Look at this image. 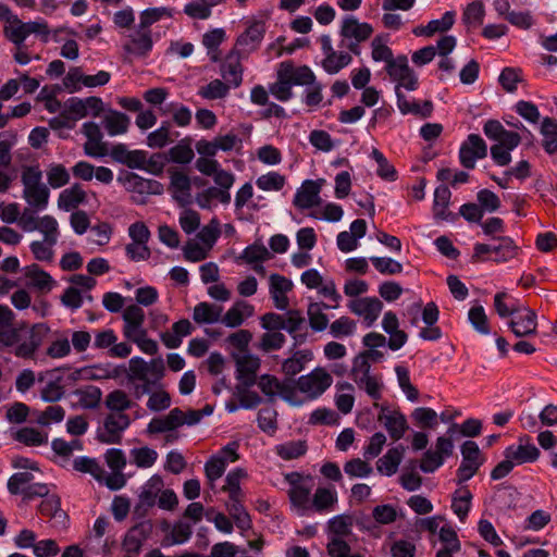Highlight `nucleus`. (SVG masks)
<instances>
[{"mask_svg": "<svg viewBox=\"0 0 557 557\" xmlns=\"http://www.w3.org/2000/svg\"><path fill=\"white\" fill-rule=\"evenodd\" d=\"M4 33L15 45L22 44L28 36L26 23H23L17 17H8Z\"/></svg>", "mask_w": 557, "mask_h": 557, "instance_id": "64", "label": "nucleus"}, {"mask_svg": "<svg viewBox=\"0 0 557 557\" xmlns=\"http://www.w3.org/2000/svg\"><path fill=\"white\" fill-rule=\"evenodd\" d=\"M337 503V494L335 490L327 487H318L311 499V510L318 512L333 510Z\"/></svg>", "mask_w": 557, "mask_h": 557, "instance_id": "44", "label": "nucleus"}, {"mask_svg": "<svg viewBox=\"0 0 557 557\" xmlns=\"http://www.w3.org/2000/svg\"><path fill=\"white\" fill-rule=\"evenodd\" d=\"M269 91L280 101L286 102L293 97V85L277 69L276 81L270 85Z\"/></svg>", "mask_w": 557, "mask_h": 557, "instance_id": "61", "label": "nucleus"}, {"mask_svg": "<svg viewBox=\"0 0 557 557\" xmlns=\"http://www.w3.org/2000/svg\"><path fill=\"white\" fill-rule=\"evenodd\" d=\"M122 317L124 320L123 333L126 338L133 337L145 330V312L138 305L127 306Z\"/></svg>", "mask_w": 557, "mask_h": 557, "instance_id": "32", "label": "nucleus"}, {"mask_svg": "<svg viewBox=\"0 0 557 557\" xmlns=\"http://www.w3.org/2000/svg\"><path fill=\"white\" fill-rule=\"evenodd\" d=\"M126 190L140 196L161 195L164 190L163 185L156 181L144 178L136 173L129 172L124 177L119 178Z\"/></svg>", "mask_w": 557, "mask_h": 557, "instance_id": "20", "label": "nucleus"}, {"mask_svg": "<svg viewBox=\"0 0 557 557\" xmlns=\"http://www.w3.org/2000/svg\"><path fill=\"white\" fill-rule=\"evenodd\" d=\"M63 108L73 126H75V123L84 117H98L103 111V102L100 98L94 96L85 99L71 98L64 103Z\"/></svg>", "mask_w": 557, "mask_h": 557, "instance_id": "8", "label": "nucleus"}, {"mask_svg": "<svg viewBox=\"0 0 557 557\" xmlns=\"http://www.w3.org/2000/svg\"><path fill=\"white\" fill-rule=\"evenodd\" d=\"M373 34V27L366 22H359L355 16H346L341 25L339 35L343 40L348 42L346 48L354 52L359 53V44L366 41Z\"/></svg>", "mask_w": 557, "mask_h": 557, "instance_id": "7", "label": "nucleus"}, {"mask_svg": "<svg viewBox=\"0 0 557 557\" xmlns=\"http://www.w3.org/2000/svg\"><path fill=\"white\" fill-rule=\"evenodd\" d=\"M265 33V25L261 21H253L247 29L237 38L235 51L247 55L258 49Z\"/></svg>", "mask_w": 557, "mask_h": 557, "instance_id": "17", "label": "nucleus"}, {"mask_svg": "<svg viewBox=\"0 0 557 557\" xmlns=\"http://www.w3.org/2000/svg\"><path fill=\"white\" fill-rule=\"evenodd\" d=\"M484 134L497 144L491 147V156L499 166L511 162L510 151L521 143V136L517 132L507 131L499 121L488 120L483 127Z\"/></svg>", "mask_w": 557, "mask_h": 557, "instance_id": "2", "label": "nucleus"}, {"mask_svg": "<svg viewBox=\"0 0 557 557\" xmlns=\"http://www.w3.org/2000/svg\"><path fill=\"white\" fill-rule=\"evenodd\" d=\"M223 308L207 301L199 302L193 310V320L198 324H214L221 322Z\"/></svg>", "mask_w": 557, "mask_h": 557, "instance_id": "36", "label": "nucleus"}, {"mask_svg": "<svg viewBox=\"0 0 557 557\" xmlns=\"http://www.w3.org/2000/svg\"><path fill=\"white\" fill-rule=\"evenodd\" d=\"M377 421L385 428L393 441H399L408 430L407 419L399 410L381 407Z\"/></svg>", "mask_w": 557, "mask_h": 557, "instance_id": "18", "label": "nucleus"}, {"mask_svg": "<svg viewBox=\"0 0 557 557\" xmlns=\"http://www.w3.org/2000/svg\"><path fill=\"white\" fill-rule=\"evenodd\" d=\"M472 494L468 488L456 491L451 502V509L460 521H465L471 508Z\"/></svg>", "mask_w": 557, "mask_h": 557, "instance_id": "55", "label": "nucleus"}, {"mask_svg": "<svg viewBox=\"0 0 557 557\" xmlns=\"http://www.w3.org/2000/svg\"><path fill=\"white\" fill-rule=\"evenodd\" d=\"M193 331L191 322L187 319H182L175 322L171 330L163 332L160 337L166 348L175 349L182 345L183 337L190 335Z\"/></svg>", "mask_w": 557, "mask_h": 557, "instance_id": "31", "label": "nucleus"}, {"mask_svg": "<svg viewBox=\"0 0 557 557\" xmlns=\"http://www.w3.org/2000/svg\"><path fill=\"white\" fill-rule=\"evenodd\" d=\"M163 488V480L160 475H152L144 485L139 495V500L134 507V513L138 517L147 515L148 510L154 506L159 493Z\"/></svg>", "mask_w": 557, "mask_h": 557, "instance_id": "19", "label": "nucleus"}, {"mask_svg": "<svg viewBox=\"0 0 557 557\" xmlns=\"http://www.w3.org/2000/svg\"><path fill=\"white\" fill-rule=\"evenodd\" d=\"M347 307L354 314L360 317L368 327L374 324L383 310L382 301L375 297L352 299Z\"/></svg>", "mask_w": 557, "mask_h": 557, "instance_id": "14", "label": "nucleus"}, {"mask_svg": "<svg viewBox=\"0 0 557 557\" xmlns=\"http://www.w3.org/2000/svg\"><path fill=\"white\" fill-rule=\"evenodd\" d=\"M182 410L174 408L165 416L151 419L147 425L146 432L149 435L174 432L182 426Z\"/></svg>", "mask_w": 557, "mask_h": 557, "instance_id": "25", "label": "nucleus"}, {"mask_svg": "<svg viewBox=\"0 0 557 557\" xmlns=\"http://www.w3.org/2000/svg\"><path fill=\"white\" fill-rule=\"evenodd\" d=\"M256 384L265 396L274 397L280 395L284 399L289 400L286 386L274 375L263 374L257 380Z\"/></svg>", "mask_w": 557, "mask_h": 557, "instance_id": "45", "label": "nucleus"}, {"mask_svg": "<svg viewBox=\"0 0 557 557\" xmlns=\"http://www.w3.org/2000/svg\"><path fill=\"white\" fill-rule=\"evenodd\" d=\"M312 359L310 350L296 351L290 358L286 359L282 364V371L289 376H294L301 372L305 364Z\"/></svg>", "mask_w": 557, "mask_h": 557, "instance_id": "51", "label": "nucleus"}, {"mask_svg": "<svg viewBox=\"0 0 557 557\" xmlns=\"http://www.w3.org/2000/svg\"><path fill=\"white\" fill-rule=\"evenodd\" d=\"M236 367V379L246 388L257 382V373L261 367V359L251 352H232Z\"/></svg>", "mask_w": 557, "mask_h": 557, "instance_id": "9", "label": "nucleus"}, {"mask_svg": "<svg viewBox=\"0 0 557 557\" xmlns=\"http://www.w3.org/2000/svg\"><path fill=\"white\" fill-rule=\"evenodd\" d=\"M331 306L324 302H310L307 308L310 327L315 332L324 331L329 325V318L324 313Z\"/></svg>", "mask_w": 557, "mask_h": 557, "instance_id": "46", "label": "nucleus"}, {"mask_svg": "<svg viewBox=\"0 0 557 557\" xmlns=\"http://www.w3.org/2000/svg\"><path fill=\"white\" fill-rule=\"evenodd\" d=\"M147 539V529L144 524L128 530L123 541V548L128 555H137Z\"/></svg>", "mask_w": 557, "mask_h": 557, "instance_id": "47", "label": "nucleus"}, {"mask_svg": "<svg viewBox=\"0 0 557 557\" xmlns=\"http://www.w3.org/2000/svg\"><path fill=\"white\" fill-rule=\"evenodd\" d=\"M462 461L457 470V482L470 480L483 463V457L475 442L467 441L461 447Z\"/></svg>", "mask_w": 557, "mask_h": 557, "instance_id": "11", "label": "nucleus"}, {"mask_svg": "<svg viewBox=\"0 0 557 557\" xmlns=\"http://www.w3.org/2000/svg\"><path fill=\"white\" fill-rule=\"evenodd\" d=\"M102 123L110 136H117L128 131L131 120L126 114L111 110L104 115Z\"/></svg>", "mask_w": 557, "mask_h": 557, "instance_id": "40", "label": "nucleus"}, {"mask_svg": "<svg viewBox=\"0 0 557 557\" xmlns=\"http://www.w3.org/2000/svg\"><path fill=\"white\" fill-rule=\"evenodd\" d=\"M71 354L69 336L64 333H55L53 339L46 349V356L51 359H61Z\"/></svg>", "mask_w": 557, "mask_h": 557, "instance_id": "54", "label": "nucleus"}, {"mask_svg": "<svg viewBox=\"0 0 557 557\" xmlns=\"http://www.w3.org/2000/svg\"><path fill=\"white\" fill-rule=\"evenodd\" d=\"M165 367L161 357L150 361H145L140 357H134L128 361L127 380L131 383L141 382L136 386L135 394L137 397L149 393L150 387L159 382L164 375Z\"/></svg>", "mask_w": 557, "mask_h": 557, "instance_id": "3", "label": "nucleus"}, {"mask_svg": "<svg viewBox=\"0 0 557 557\" xmlns=\"http://www.w3.org/2000/svg\"><path fill=\"white\" fill-rule=\"evenodd\" d=\"M243 54L232 50L221 66V75L228 86L238 87L243 81V66L240 57Z\"/></svg>", "mask_w": 557, "mask_h": 557, "instance_id": "28", "label": "nucleus"}, {"mask_svg": "<svg viewBox=\"0 0 557 557\" xmlns=\"http://www.w3.org/2000/svg\"><path fill=\"white\" fill-rule=\"evenodd\" d=\"M285 481L289 484L288 497L293 509L300 516L311 511L312 480L298 472L285 474Z\"/></svg>", "mask_w": 557, "mask_h": 557, "instance_id": "5", "label": "nucleus"}, {"mask_svg": "<svg viewBox=\"0 0 557 557\" xmlns=\"http://www.w3.org/2000/svg\"><path fill=\"white\" fill-rule=\"evenodd\" d=\"M8 434L14 442L30 448L46 446L49 442V433L35 426L12 428Z\"/></svg>", "mask_w": 557, "mask_h": 557, "instance_id": "22", "label": "nucleus"}, {"mask_svg": "<svg viewBox=\"0 0 557 557\" xmlns=\"http://www.w3.org/2000/svg\"><path fill=\"white\" fill-rule=\"evenodd\" d=\"M153 47L152 34L150 29L141 28L138 25L137 29L127 36V40L123 49L127 55L135 58H145Z\"/></svg>", "mask_w": 557, "mask_h": 557, "instance_id": "16", "label": "nucleus"}, {"mask_svg": "<svg viewBox=\"0 0 557 557\" xmlns=\"http://www.w3.org/2000/svg\"><path fill=\"white\" fill-rule=\"evenodd\" d=\"M519 442L518 445L507 447L504 451V456L510 458L515 466L536 461L540 457L539 448L530 443L528 438L524 441L521 437Z\"/></svg>", "mask_w": 557, "mask_h": 557, "instance_id": "24", "label": "nucleus"}, {"mask_svg": "<svg viewBox=\"0 0 557 557\" xmlns=\"http://www.w3.org/2000/svg\"><path fill=\"white\" fill-rule=\"evenodd\" d=\"M455 23V12L447 11L442 18L432 20L425 26L420 25L413 28L412 33L416 36L431 37L436 33L447 32Z\"/></svg>", "mask_w": 557, "mask_h": 557, "instance_id": "35", "label": "nucleus"}, {"mask_svg": "<svg viewBox=\"0 0 557 557\" xmlns=\"http://www.w3.org/2000/svg\"><path fill=\"white\" fill-rule=\"evenodd\" d=\"M322 183L311 180L305 181L297 189L293 203L295 207L305 210L320 203V191Z\"/></svg>", "mask_w": 557, "mask_h": 557, "instance_id": "23", "label": "nucleus"}, {"mask_svg": "<svg viewBox=\"0 0 557 557\" xmlns=\"http://www.w3.org/2000/svg\"><path fill=\"white\" fill-rule=\"evenodd\" d=\"M104 405L111 412H124L132 407L133 401L126 392L114 389L106 396Z\"/></svg>", "mask_w": 557, "mask_h": 557, "instance_id": "60", "label": "nucleus"}, {"mask_svg": "<svg viewBox=\"0 0 557 557\" xmlns=\"http://www.w3.org/2000/svg\"><path fill=\"white\" fill-rule=\"evenodd\" d=\"M173 10L166 7L149 8L144 10L139 15V26L150 29V26L163 18H171Z\"/></svg>", "mask_w": 557, "mask_h": 557, "instance_id": "58", "label": "nucleus"}, {"mask_svg": "<svg viewBox=\"0 0 557 557\" xmlns=\"http://www.w3.org/2000/svg\"><path fill=\"white\" fill-rule=\"evenodd\" d=\"M47 182L52 188H61L69 184L71 180L70 172L61 163H51L46 170Z\"/></svg>", "mask_w": 557, "mask_h": 557, "instance_id": "57", "label": "nucleus"}, {"mask_svg": "<svg viewBox=\"0 0 557 557\" xmlns=\"http://www.w3.org/2000/svg\"><path fill=\"white\" fill-rule=\"evenodd\" d=\"M454 443L448 436H438L435 442V448L426 450L420 461V469L424 473H432L437 470L445 458L453 455Z\"/></svg>", "mask_w": 557, "mask_h": 557, "instance_id": "10", "label": "nucleus"}, {"mask_svg": "<svg viewBox=\"0 0 557 557\" xmlns=\"http://www.w3.org/2000/svg\"><path fill=\"white\" fill-rule=\"evenodd\" d=\"M35 421L40 426H49L61 422L65 417L64 409L59 405L47 407L44 411H35Z\"/></svg>", "mask_w": 557, "mask_h": 557, "instance_id": "63", "label": "nucleus"}, {"mask_svg": "<svg viewBox=\"0 0 557 557\" xmlns=\"http://www.w3.org/2000/svg\"><path fill=\"white\" fill-rule=\"evenodd\" d=\"M411 419L420 429H435L438 425V414L430 407H418L413 409Z\"/></svg>", "mask_w": 557, "mask_h": 557, "instance_id": "53", "label": "nucleus"}, {"mask_svg": "<svg viewBox=\"0 0 557 557\" xmlns=\"http://www.w3.org/2000/svg\"><path fill=\"white\" fill-rule=\"evenodd\" d=\"M129 456L132 463L143 469L151 468L159 457L157 450L148 446L131 449Z\"/></svg>", "mask_w": 557, "mask_h": 557, "instance_id": "50", "label": "nucleus"}, {"mask_svg": "<svg viewBox=\"0 0 557 557\" xmlns=\"http://www.w3.org/2000/svg\"><path fill=\"white\" fill-rule=\"evenodd\" d=\"M13 312L2 307V346L12 347V351L20 358H33L42 345L50 329L45 323L28 327L25 323H12Z\"/></svg>", "mask_w": 557, "mask_h": 557, "instance_id": "1", "label": "nucleus"}, {"mask_svg": "<svg viewBox=\"0 0 557 557\" xmlns=\"http://www.w3.org/2000/svg\"><path fill=\"white\" fill-rule=\"evenodd\" d=\"M293 281L288 277L274 273L269 277V293L274 307L278 310H287L289 298L287 294L293 290Z\"/></svg>", "mask_w": 557, "mask_h": 557, "instance_id": "21", "label": "nucleus"}, {"mask_svg": "<svg viewBox=\"0 0 557 557\" xmlns=\"http://www.w3.org/2000/svg\"><path fill=\"white\" fill-rule=\"evenodd\" d=\"M278 70L295 86H308L314 83L317 79L312 70L307 65L295 66L292 62L285 61L280 63Z\"/></svg>", "mask_w": 557, "mask_h": 557, "instance_id": "26", "label": "nucleus"}, {"mask_svg": "<svg viewBox=\"0 0 557 557\" xmlns=\"http://www.w3.org/2000/svg\"><path fill=\"white\" fill-rule=\"evenodd\" d=\"M334 403L339 412L348 414L355 405V386L346 381H339L335 385Z\"/></svg>", "mask_w": 557, "mask_h": 557, "instance_id": "33", "label": "nucleus"}, {"mask_svg": "<svg viewBox=\"0 0 557 557\" xmlns=\"http://www.w3.org/2000/svg\"><path fill=\"white\" fill-rule=\"evenodd\" d=\"M173 135L177 137L178 133L172 131L170 122H162L160 127L147 135L146 145L151 149H161L174 141Z\"/></svg>", "mask_w": 557, "mask_h": 557, "instance_id": "39", "label": "nucleus"}, {"mask_svg": "<svg viewBox=\"0 0 557 557\" xmlns=\"http://www.w3.org/2000/svg\"><path fill=\"white\" fill-rule=\"evenodd\" d=\"M333 384L332 375L321 367L313 369L308 374L301 375L297 382V389L308 399H317Z\"/></svg>", "mask_w": 557, "mask_h": 557, "instance_id": "6", "label": "nucleus"}, {"mask_svg": "<svg viewBox=\"0 0 557 557\" xmlns=\"http://www.w3.org/2000/svg\"><path fill=\"white\" fill-rule=\"evenodd\" d=\"M131 423L129 417L124 412H111L98 431V440L104 444H115L121 441L122 433Z\"/></svg>", "mask_w": 557, "mask_h": 557, "instance_id": "12", "label": "nucleus"}, {"mask_svg": "<svg viewBox=\"0 0 557 557\" xmlns=\"http://www.w3.org/2000/svg\"><path fill=\"white\" fill-rule=\"evenodd\" d=\"M170 190L173 197L180 201L185 202L190 196V180L182 171H173L170 174Z\"/></svg>", "mask_w": 557, "mask_h": 557, "instance_id": "43", "label": "nucleus"}, {"mask_svg": "<svg viewBox=\"0 0 557 557\" xmlns=\"http://www.w3.org/2000/svg\"><path fill=\"white\" fill-rule=\"evenodd\" d=\"M405 448L397 446L387 450L376 462V469L380 473L391 476L395 474L404 458Z\"/></svg>", "mask_w": 557, "mask_h": 557, "instance_id": "38", "label": "nucleus"}, {"mask_svg": "<svg viewBox=\"0 0 557 557\" xmlns=\"http://www.w3.org/2000/svg\"><path fill=\"white\" fill-rule=\"evenodd\" d=\"M509 325L517 336L534 334L537 325L536 314L528 308L518 309Z\"/></svg>", "mask_w": 557, "mask_h": 557, "instance_id": "29", "label": "nucleus"}, {"mask_svg": "<svg viewBox=\"0 0 557 557\" xmlns=\"http://www.w3.org/2000/svg\"><path fill=\"white\" fill-rule=\"evenodd\" d=\"M86 191L79 184H73L71 187L63 189L58 197V208L63 211L76 209L86 201Z\"/></svg>", "mask_w": 557, "mask_h": 557, "instance_id": "34", "label": "nucleus"}, {"mask_svg": "<svg viewBox=\"0 0 557 557\" xmlns=\"http://www.w3.org/2000/svg\"><path fill=\"white\" fill-rule=\"evenodd\" d=\"M486 154L487 146L476 134H470L459 150L460 163L467 169H473L476 160L485 158Z\"/></svg>", "mask_w": 557, "mask_h": 557, "instance_id": "15", "label": "nucleus"}, {"mask_svg": "<svg viewBox=\"0 0 557 557\" xmlns=\"http://www.w3.org/2000/svg\"><path fill=\"white\" fill-rule=\"evenodd\" d=\"M244 499H232L226 503V508L235 521L236 525L240 530H248L251 528V519L248 512L243 507Z\"/></svg>", "mask_w": 557, "mask_h": 557, "instance_id": "59", "label": "nucleus"}, {"mask_svg": "<svg viewBox=\"0 0 557 557\" xmlns=\"http://www.w3.org/2000/svg\"><path fill=\"white\" fill-rule=\"evenodd\" d=\"M350 377L358 388L364 391L369 397L374 400L381 399L384 388L382 377L372 373L371 362H368L363 356L354 357Z\"/></svg>", "mask_w": 557, "mask_h": 557, "instance_id": "4", "label": "nucleus"}, {"mask_svg": "<svg viewBox=\"0 0 557 557\" xmlns=\"http://www.w3.org/2000/svg\"><path fill=\"white\" fill-rule=\"evenodd\" d=\"M230 86L221 79H213L198 90V95L206 100L223 99L228 95Z\"/></svg>", "mask_w": 557, "mask_h": 557, "instance_id": "62", "label": "nucleus"}, {"mask_svg": "<svg viewBox=\"0 0 557 557\" xmlns=\"http://www.w3.org/2000/svg\"><path fill=\"white\" fill-rule=\"evenodd\" d=\"M23 197L34 211H42L48 207L50 190L45 184L41 186L23 189Z\"/></svg>", "mask_w": 557, "mask_h": 557, "instance_id": "42", "label": "nucleus"}, {"mask_svg": "<svg viewBox=\"0 0 557 557\" xmlns=\"http://www.w3.org/2000/svg\"><path fill=\"white\" fill-rule=\"evenodd\" d=\"M451 193L446 185H440L434 191L433 214L436 220H448L451 215L448 210Z\"/></svg>", "mask_w": 557, "mask_h": 557, "instance_id": "41", "label": "nucleus"}, {"mask_svg": "<svg viewBox=\"0 0 557 557\" xmlns=\"http://www.w3.org/2000/svg\"><path fill=\"white\" fill-rule=\"evenodd\" d=\"M58 240L42 238L34 240L29 245V249L34 258L39 262L51 263L54 259V246Z\"/></svg>", "mask_w": 557, "mask_h": 557, "instance_id": "49", "label": "nucleus"}, {"mask_svg": "<svg viewBox=\"0 0 557 557\" xmlns=\"http://www.w3.org/2000/svg\"><path fill=\"white\" fill-rule=\"evenodd\" d=\"M541 135L543 136V148L549 153H557V122L552 117H545L541 125Z\"/></svg>", "mask_w": 557, "mask_h": 557, "instance_id": "48", "label": "nucleus"}, {"mask_svg": "<svg viewBox=\"0 0 557 557\" xmlns=\"http://www.w3.org/2000/svg\"><path fill=\"white\" fill-rule=\"evenodd\" d=\"M277 456L283 460H292L301 457L307 451V444L305 441H288L278 444L274 448Z\"/></svg>", "mask_w": 557, "mask_h": 557, "instance_id": "56", "label": "nucleus"}, {"mask_svg": "<svg viewBox=\"0 0 557 557\" xmlns=\"http://www.w3.org/2000/svg\"><path fill=\"white\" fill-rule=\"evenodd\" d=\"M386 72L397 83L396 89L400 90L401 87L407 90L417 89L418 77L414 71L410 69L407 57H397L395 62L386 65Z\"/></svg>", "mask_w": 557, "mask_h": 557, "instance_id": "13", "label": "nucleus"}, {"mask_svg": "<svg viewBox=\"0 0 557 557\" xmlns=\"http://www.w3.org/2000/svg\"><path fill=\"white\" fill-rule=\"evenodd\" d=\"M253 314L255 308L252 305L245 300H237L222 314L221 323L227 327H238Z\"/></svg>", "mask_w": 557, "mask_h": 557, "instance_id": "27", "label": "nucleus"}, {"mask_svg": "<svg viewBox=\"0 0 557 557\" xmlns=\"http://www.w3.org/2000/svg\"><path fill=\"white\" fill-rule=\"evenodd\" d=\"M352 61L351 55L345 51H335L321 62L323 70L329 74H336Z\"/></svg>", "mask_w": 557, "mask_h": 557, "instance_id": "52", "label": "nucleus"}, {"mask_svg": "<svg viewBox=\"0 0 557 557\" xmlns=\"http://www.w3.org/2000/svg\"><path fill=\"white\" fill-rule=\"evenodd\" d=\"M247 478L248 474L243 468H236L227 473L222 491L228 494V500L244 499L245 494L240 485Z\"/></svg>", "mask_w": 557, "mask_h": 557, "instance_id": "37", "label": "nucleus"}, {"mask_svg": "<svg viewBox=\"0 0 557 557\" xmlns=\"http://www.w3.org/2000/svg\"><path fill=\"white\" fill-rule=\"evenodd\" d=\"M24 275L27 278L28 286L42 293H49L55 285L52 276L36 263L25 267Z\"/></svg>", "mask_w": 557, "mask_h": 557, "instance_id": "30", "label": "nucleus"}]
</instances>
